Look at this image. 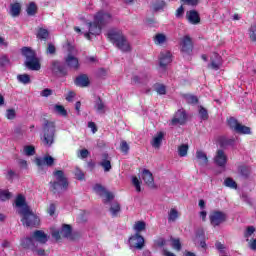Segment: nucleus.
<instances>
[{
    "mask_svg": "<svg viewBox=\"0 0 256 256\" xmlns=\"http://www.w3.org/2000/svg\"><path fill=\"white\" fill-rule=\"evenodd\" d=\"M107 23H111V14L105 11H99L94 16V21L88 23L89 32L84 33V36L90 41L91 35H94L95 37L101 35V31Z\"/></svg>",
    "mask_w": 256,
    "mask_h": 256,
    "instance_id": "1",
    "label": "nucleus"
},
{
    "mask_svg": "<svg viewBox=\"0 0 256 256\" xmlns=\"http://www.w3.org/2000/svg\"><path fill=\"white\" fill-rule=\"evenodd\" d=\"M47 241H49V236L43 230H35L31 237L22 238L20 245L23 249H31V251H35L37 249V243L45 245Z\"/></svg>",
    "mask_w": 256,
    "mask_h": 256,
    "instance_id": "2",
    "label": "nucleus"
},
{
    "mask_svg": "<svg viewBox=\"0 0 256 256\" xmlns=\"http://www.w3.org/2000/svg\"><path fill=\"white\" fill-rule=\"evenodd\" d=\"M53 176L55 180L50 182V189L54 195L63 193V191L69 189V179H67L63 170H55Z\"/></svg>",
    "mask_w": 256,
    "mask_h": 256,
    "instance_id": "3",
    "label": "nucleus"
},
{
    "mask_svg": "<svg viewBox=\"0 0 256 256\" xmlns=\"http://www.w3.org/2000/svg\"><path fill=\"white\" fill-rule=\"evenodd\" d=\"M21 53L23 57H25L24 65L30 71H40L41 70V62L37 58V53L35 50L31 49V47H23L21 49Z\"/></svg>",
    "mask_w": 256,
    "mask_h": 256,
    "instance_id": "4",
    "label": "nucleus"
},
{
    "mask_svg": "<svg viewBox=\"0 0 256 256\" xmlns=\"http://www.w3.org/2000/svg\"><path fill=\"white\" fill-rule=\"evenodd\" d=\"M19 214L22 215L21 222L25 227H39L41 220L33 213L29 206L22 208Z\"/></svg>",
    "mask_w": 256,
    "mask_h": 256,
    "instance_id": "5",
    "label": "nucleus"
},
{
    "mask_svg": "<svg viewBox=\"0 0 256 256\" xmlns=\"http://www.w3.org/2000/svg\"><path fill=\"white\" fill-rule=\"evenodd\" d=\"M41 141L44 147H51L55 143V122L45 120Z\"/></svg>",
    "mask_w": 256,
    "mask_h": 256,
    "instance_id": "6",
    "label": "nucleus"
},
{
    "mask_svg": "<svg viewBox=\"0 0 256 256\" xmlns=\"http://www.w3.org/2000/svg\"><path fill=\"white\" fill-rule=\"evenodd\" d=\"M108 39L112 43L116 44V47H118L120 51H131V46L129 45L127 38L123 36V33L121 31L111 30L110 32H108Z\"/></svg>",
    "mask_w": 256,
    "mask_h": 256,
    "instance_id": "7",
    "label": "nucleus"
},
{
    "mask_svg": "<svg viewBox=\"0 0 256 256\" xmlns=\"http://www.w3.org/2000/svg\"><path fill=\"white\" fill-rule=\"evenodd\" d=\"M209 221L212 227H219V225H222V223L227 221V214L223 211L213 210L209 214Z\"/></svg>",
    "mask_w": 256,
    "mask_h": 256,
    "instance_id": "8",
    "label": "nucleus"
},
{
    "mask_svg": "<svg viewBox=\"0 0 256 256\" xmlns=\"http://www.w3.org/2000/svg\"><path fill=\"white\" fill-rule=\"evenodd\" d=\"M77 50L73 47H70L68 50L67 56L64 58V61L70 69L77 71L79 69V59L76 57Z\"/></svg>",
    "mask_w": 256,
    "mask_h": 256,
    "instance_id": "9",
    "label": "nucleus"
},
{
    "mask_svg": "<svg viewBox=\"0 0 256 256\" xmlns=\"http://www.w3.org/2000/svg\"><path fill=\"white\" fill-rule=\"evenodd\" d=\"M128 241L134 249H143L145 247V238L139 233L132 235Z\"/></svg>",
    "mask_w": 256,
    "mask_h": 256,
    "instance_id": "10",
    "label": "nucleus"
},
{
    "mask_svg": "<svg viewBox=\"0 0 256 256\" xmlns=\"http://www.w3.org/2000/svg\"><path fill=\"white\" fill-rule=\"evenodd\" d=\"M182 53L189 55L193 51V40L189 35L184 36L180 41Z\"/></svg>",
    "mask_w": 256,
    "mask_h": 256,
    "instance_id": "11",
    "label": "nucleus"
},
{
    "mask_svg": "<svg viewBox=\"0 0 256 256\" xmlns=\"http://www.w3.org/2000/svg\"><path fill=\"white\" fill-rule=\"evenodd\" d=\"M185 121H187V114L185 113V110L180 109L175 113L170 125H185Z\"/></svg>",
    "mask_w": 256,
    "mask_h": 256,
    "instance_id": "12",
    "label": "nucleus"
},
{
    "mask_svg": "<svg viewBox=\"0 0 256 256\" xmlns=\"http://www.w3.org/2000/svg\"><path fill=\"white\" fill-rule=\"evenodd\" d=\"M171 61H173V59H171V52L169 51L161 52L159 64L162 71H165V69H167V65H169Z\"/></svg>",
    "mask_w": 256,
    "mask_h": 256,
    "instance_id": "13",
    "label": "nucleus"
},
{
    "mask_svg": "<svg viewBox=\"0 0 256 256\" xmlns=\"http://www.w3.org/2000/svg\"><path fill=\"white\" fill-rule=\"evenodd\" d=\"M94 191L95 193L99 194L100 197H103V195H105L107 201H113V199H115V196L111 192L107 191L105 187H103V185L101 184H96L94 186Z\"/></svg>",
    "mask_w": 256,
    "mask_h": 256,
    "instance_id": "14",
    "label": "nucleus"
},
{
    "mask_svg": "<svg viewBox=\"0 0 256 256\" xmlns=\"http://www.w3.org/2000/svg\"><path fill=\"white\" fill-rule=\"evenodd\" d=\"M221 65H223L221 56L217 53H214L211 57V63L208 65V68L213 69L214 71H219L221 69Z\"/></svg>",
    "mask_w": 256,
    "mask_h": 256,
    "instance_id": "15",
    "label": "nucleus"
},
{
    "mask_svg": "<svg viewBox=\"0 0 256 256\" xmlns=\"http://www.w3.org/2000/svg\"><path fill=\"white\" fill-rule=\"evenodd\" d=\"M149 79H151V75L147 74V73H142L136 76H133L132 78V83H134L135 85H145L149 82Z\"/></svg>",
    "mask_w": 256,
    "mask_h": 256,
    "instance_id": "16",
    "label": "nucleus"
},
{
    "mask_svg": "<svg viewBox=\"0 0 256 256\" xmlns=\"http://www.w3.org/2000/svg\"><path fill=\"white\" fill-rule=\"evenodd\" d=\"M50 69L53 73H60L61 75H65V66L61 64V62L57 60H53L50 64Z\"/></svg>",
    "mask_w": 256,
    "mask_h": 256,
    "instance_id": "17",
    "label": "nucleus"
},
{
    "mask_svg": "<svg viewBox=\"0 0 256 256\" xmlns=\"http://www.w3.org/2000/svg\"><path fill=\"white\" fill-rule=\"evenodd\" d=\"M142 179L144 183L148 185V187H153V185H155V179L153 178V174L147 169L143 170Z\"/></svg>",
    "mask_w": 256,
    "mask_h": 256,
    "instance_id": "18",
    "label": "nucleus"
},
{
    "mask_svg": "<svg viewBox=\"0 0 256 256\" xmlns=\"http://www.w3.org/2000/svg\"><path fill=\"white\" fill-rule=\"evenodd\" d=\"M187 19L192 25H198V23H201V17H199V12L195 10H191L187 13Z\"/></svg>",
    "mask_w": 256,
    "mask_h": 256,
    "instance_id": "19",
    "label": "nucleus"
},
{
    "mask_svg": "<svg viewBox=\"0 0 256 256\" xmlns=\"http://www.w3.org/2000/svg\"><path fill=\"white\" fill-rule=\"evenodd\" d=\"M89 83V76L87 74H82L75 79L77 87H89Z\"/></svg>",
    "mask_w": 256,
    "mask_h": 256,
    "instance_id": "20",
    "label": "nucleus"
},
{
    "mask_svg": "<svg viewBox=\"0 0 256 256\" xmlns=\"http://www.w3.org/2000/svg\"><path fill=\"white\" fill-rule=\"evenodd\" d=\"M60 233L62 237H64L65 239H69L71 238V235L73 233V227H71V225L69 224H63Z\"/></svg>",
    "mask_w": 256,
    "mask_h": 256,
    "instance_id": "21",
    "label": "nucleus"
},
{
    "mask_svg": "<svg viewBox=\"0 0 256 256\" xmlns=\"http://www.w3.org/2000/svg\"><path fill=\"white\" fill-rule=\"evenodd\" d=\"M163 137H165V134L163 132H158L153 138L152 147L159 149V147H161V143L163 142Z\"/></svg>",
    "mask_w": 256,
    "mask_h": 256,
    "instance_id": "22",
    "label": "nucleus"
},
{
    "mask_svg": "<svg viewBox=\"0 0 256 256\" xmlns=\"http://www.w3.org/2000/svg\"><path fill=\"white\" fill-rule=\"evenodd\" d=\"M15 205L16 207H19L21 209H25V207H29V205H27V200L25 199V196H23L22 194L17 195L15 199Z\"/></svg>",
    "mask_w": 256,
    "mask_h": 256,
    "instance_id": "23",
    "label": "nucleus"
},
{
    "mask_svg": "<svg viewBox=\"0 0 256 256\" xmlns=\"http://www.w3.org/2000/svg\"><path fill=\"white\" fill-rule=\"evenodd\" d=\"M179 219V211L175 208H171L168 212V223H175Z\"/></svg>",
    "mask_w": 256,
    "mask_h": 256,
    "instance_id": "24",
    "label": "nucleus"
},
{
    "mask_svg": "<svg viewBox=\"0 0 256 256\" xmlns=\"http://www.w3.org/2000/svg\"><path fill=\"white\" fill-rule=\"evenodd\" d=\"M21 13V4L14 3L10 6V15L12 17H19V14Z\"/></svg>",
    "mask_w": 256,
    "mask_h": 256,
    "instance_id": "25",
    "label": "nucleus"
},
{
    "mask_svg": "<svg viewBox=\"0 0 256 256\" xmlns=\"http://www.w3.org/2000/svg\"><path fill=\"white\" fill-rule=\"evenodd\" d=\"M236 133H240L242 135H251V128L239 123L236 130H234Z\"/></svg>",
    "mask_w": 256,
    "mask_h": 256,
    "instance_id": "26",
    "label": "nucleus"
},
{
    "mask_svg": "<svg viewBox=\"0 0 256 256\" xmlns=\"http://www.w3.org/2000/svg\"><path fill=\"white\" fill-rule=\"evenodd\" d=\"M167 42V36L163 33H158L154 36L155 45H163Z\"/></svg>",
    "mask_w": 256,
    "mask_h": 256,
    "instance_id": "27",
    "label": "nucleus"
},
{
    "mask_svg": "<svg viewBox=\"0 0 256 256\" xmlns=\"http://www.w3.org/2000/svg\"><path fill=\"white\" fill-rule=\"evenodd\" d=\"M133 229L136 233L141 234V231H145V229H147V224L145 221H137L135 222Z\"/></svg>",
    "mask_w": 256,
    "mask_h": 256,
    "instance_id": "28",
    "label": "nucleus"
},
{
    "mask_svg": "<svg viewBox=\"0 0 256 256\" xmlns=\"http://www.w3.org/2000/svg\"><path fill=\"white\" fill-rule=\"evenodd\" d=\"M110 213H111L112 217H117V215H119V213H121V205L117 202L112 204V206L110 207Z\"/></svg>",
    "mask_w": 256,
    "mask_h": 256,
    "instance_id": "29",
    "label": "nucleus"
},
{
    "mask_svg": "<svg viewBox=\"0 0 256 256\" xmlns=\"http://www.w3.org/2000/svg\"><path fill=\"white\" fill-rule=\"evenodd\" d=\"M95 109L97 113L103 114L105 113V104L103 103V100L101 98H98L95 103Z\"/></svg>",
    "mask_w": 256,
    "mask_h": 256,
    "instance_id": "30",
    "label": "nucleus"
},
{
    "mask_svg": "<svg viewBox=\"0 0 256 256\" xmlns=\"http://www.w3.org/2000/svg\"><path fill=\"white\" fill-rule=\"evenodd\" d=\"M19 83H23V85H29L31 83V76L29 74H20L17 76Z\"/></svg>",
    "mask_w": 256,
    "mask_h": 256,
    "instance_id": "31",
    "label": "nucleus"
},
{
    "mask_svg": "<svg viewBox=\"0 0 256 256\" xmlns=\"http://www.w3.org/2000/svg\"><path fill=\"white\" fill-rule=\"evenodd\" d=\"M54 111L55 113H58V115H61L62 117H67V110H65V107L63 105H59V104L54 105Z\"/></svg>",
    "mask_w": 256,
    "mask_h": 256,
    "instance_id": "32",
    "label": "nucleus"
},
{
    "mask_svg": "<svg viewBox=\"0 0 256 256\" xmlns=\"http://www.w3.org/2000/svg\"><path fill=\"white\" fill-rule=\"evenodd\" d=\"M189 151V145L182 144L178 147V155L180 157H187V153Z\"/></svg>",
    "mask_w": 256,
    "mask_h": 256,
    "instance_id": "33",
    "label": "nucleus"
},
{
    "mask_svg": "<svg viewBox=\"0 0 256 256\" xmlns=\"http://www.w3.org/2000/svg\"><path fill=\"white\" fill-rule=\"evenodd\" d=\"M36 165L39 169H45V167H53L55 161H36Z\"/></svg>",
    "mask_w": 256,
    "mask_h": 256,
    "instance_id": "34",
    "label": "nucleus"
},
{
    "mask_svg": "<svg viewBox=\"0 0 256 256\" xmlns=\"http://www.w3.org/2000/svg\"><path fill=\"white\" fill-rule=\"evenodd\" d=\"M198 113L202 121H207L209 119V112H207V109H205L203 106H199Z\"/></svg>",
    "mask_w": 256,
    "mask_h": 256,
    "instance_id": "35",
    "label": "nucleus"
},
{
    "mask_svg": "<svg viewBox=\"0 0 256 256\" xmlns=\"http://www.w3.org/2000/svg\"><path fill=\"white\" fill-rule=\"evenodd\" d=\"M7 65H11V60H9V56L7 55L0 56V69L7 67Z\"/></svg>",
    "mask_w": 256,
    "mask_h": 256,
    "instance_id": "36",
    "label": "nucleus"
},
{
    "mask_svg": "<svg viewBox=\"0 0 256 256\" xmlns=\"http://www.w3.org/2000/svg\"><path fill=\"white\" fill-rule=\"evenodd\" d=\"M225 187H229L230 189H237V182L233 180V178H226L224 180Z\"/></svg>",
    "mask_w": 256,
    "mask_h": 256,
    "instance_id": "37",
    "label": "nucleus"
},
{
    "mask_svg": "<svg viewBox=\"0 0 256 256\" xmlns=\"http://www.w3.org/2000/svg\"><path fill=\"white\" fill-rule=\"evenodd\" d=\"M214 161H227V154H225V151L218 150Z\"/></svg>",
    "mask_w": 256,
    "mask_h": 256,
    "instance_id": "38",
    "label": "nucleus"
},
{
    "mask_svg": "<svg viewBox=\"0 0 256 256\" xmlns=\"http://www.w3.org/2000/svg\"><path fill=\"white\" fill-rule=\"evenodd\" d=\"M49 37V30L45 28H40L38 30L37 38L38 39H47Z\"/></svg>",
    "mask_w": 256,
    "mask_h": 256,
    "instance_id": "39",
    "label": "nucleus"
},
{
    "mask_svg": "<svg viewBox=\"0 0 256 256\" xmlns=\"http://www.w3.org/2000/svg\"><path fill=\"white\" fill-rule=\"evenodd\" d=\"M17 117V112L15 111V109L10 108L6 110V118L9 121H13V119H15Z\"/></svg>",
    "mask_w": 256,
    "mask_h": 256,
    "instance_id": "40",
    "label": "nucleus"
},
{
    "mask_svg": "<svg viewBox=\"0 0 256 256\" xmlns=\"http://www.w3.org/2000/svg\"><path fill=\"white\" fill-rule=\"evenodd\" d=\"M132 185H134L137 193H141V180L137 176L132 177Z\"/></svg>",
    "mask_w": 256,
    "mask_h": 256,
    "instance_id": "41",
    "label": "nucleus"
},
{
    "mask_svg": "<svg viewBox=\"0 0 256 256\" xmlns=\"http://www.w3.org/2000/svg\"><path fill=\"white\" fill-rule=\"evenodd\" d=\"M24 155H27V157H31L35 155V147L33 146H24Z\"/></svg>",
    "mask_w": 256,
    "mask_h": 256,
    "instance_id": "42",
    "label": "nucleus"
},
{
    "mask_svg": "<svg viewBox=\"0 0 256 256\" xmlns=\"http://www.w3.org/2000/svg\"><path fill=\"white\" fill-rule=\"evenodd\" d=\"M186 102L192 104V105H195L196 103H198L199 99H197V96H193L191 94H186L184 96Z\"/></svg>",
    "mask_w": 256,
    "mask_h": 256,
    "instance_id": "43",
    "label": "nucleus"
},
{
    "mask_svg": "<svg viewBox=\"0 0 256 256\" xmlns=\"http://www.w3.org/2000/svg\"><path fill=\"white\" fill-rule=\"evenodd\" d=\"M27 13L29 15H35L37 13V5L35 2H31L29 6L27 7Z\"/></svg>",
    "mask_w": 256,
    "mask_h": 256,
    "instance_id": "44",
    "label": "nucleus"
},
{
    "mask_svg": "<svg viewBox=\"0 0 256 256\" xmlns=\"http://www.w3.org/2000/svg\"><path fill=\"white\" fill-rule=\"evenodd\" d=\"M253 233H255V228L253 226H248L246 228V231L244 232V238L246 239V241H249V237H251Z\"/></svg>",
    "mask_w": 256,
    "mask_h": 256,
    "instance_id": "45",
    "label": "nucleus"
},
{
    "mask_svg": "<svg viewBox=\"0 0 256 256\" xmlns=\"http://www.w3.org/2000/svg\"><path fill=\"white\" fill-rule=\"evenodd\" d=\"M172 247L176 249V251H181V240L179 238H171Z\"/></svg>",
    "mask_w": 256,
    "mask_h": 256,
    "instance_id": "46",
    "label": "nucleus"
},
{
    "mask_svg": "<svg viewBox=\"0 0 256 256\" xmlns=\"http://www.w3.org/2000/svg\"><path fill=\"white\" fill-rule=\"evenodd\" d=\"M228 125H229L230 129H233V131H236L237 127L239 126V122L237 121V119L231 117L228 120Z\"/></svg>",
    "mask_w": 256,
    "mask_h": 256,
    "instance_id": "47",
    "label": "nucleus"
},
{
    "mask_svg": "<svg viewBox=\"0 0 256 256\" xmlns=\"http://www.w3.org/2000/svg\"><path fill=\"white\" fill-rule=\"evenodd\" d=\"M8 199H11V192L7 190H3L0 192V201H8Z\"/></svg>",
    "mask_w": 256,
    "mask_h": 256,
    "instance_id": "48",
    "label": "nucleus"
},
{
    "mask_svg": "<svg viewBox=\"0 0 256 256\" xmlns=\"http://www.w3.org/2000/svg\"><path fill=\"white\" fill-rule=\"evenodd\" d=\"M196 159H198L199 161H207V154L202 150H198L196 152Z\"/></svg>",
    "mask_w": 256,
    "mask_h": 256,
    "instance_id": "49",
    "label": "nucleus"
},
{
    "mask_svg": "<svg viewBox=\"0 0 256 256\" xmlns=\"http://www.w3.org/2000/svg\"><path fill=\"white\" fill-rule=\"evenodd\" d=\"M74 175L78 181L85 180V173H83V171H81L80 169H76Z\"/></svg>",
    "mask_w": 256,
    "mask_h": 256,
    "instance_id": "50",
    "label": "nucleus"
},
{
    "mask_svg": "<svg viewBox=\"0 0 256 256\" xmlns=\"http://www.w3.org/2000/svg\"><path fill=\"white\" fill-rule=\"evenodd\" d=\"M249 37L251 41H256V25H253L249 29Z\"/></svg>",
    "mask_w": 256,
    "mask_h": 256,
    "instance_id": "51",
    "label": "nucleus"
},
{
    "mask_svg": "<svg viewBox=\"0 0 256 256\" xmlns=\"http://www.w3.org/2000/svg\"><path fill=\"white\" fill-rule=\"evenodd\" d=\"M156 92L158 93V95H165L167 93V88L165 87V85H158L156 87Z\"/></svg>",
    "mask_w": 256,
    "mask_h": 256,
    "instance_id": "52",
    "label": "nucleus"
},
{
    "mask_svg": "<svg viewBox=\"0 0 256 256\" xmlns=\"http://www.w3.org/2000/svg\"><path fill=\"white\" fill-rule=\"evenodd\" d=\"M100 165L103 167L104 171H111V161H102Z\"/></svg>",
    "mask_w": 256,
    "mask_h": 256,
    "instance_id": "53",
    "label": "nucleus"
},
{
    "mask_svg": "<svg viewBox=\"0 0 256 256\" xmlns=\"http://www.w3.org/2000/svg\"><path fill=\"white\" fill-rule=\"evenodd\" d=\"M165 9V2L160 1L154 5V11H163Z\"/></svg>",
    "mask_w": 256,
    "mask_h": 256,
    "instance_id": "54",
    "label": "nucleus"
},
{
    "mask_svg": "<svg viewBox=\"0 0 256 256\" xmlns=\"http://www.w3.org/2000/svg\"><path fill=\"white\" fill-rule=\"evenodd\" d=\"M78 156L80 157V159H87V157H89V150L87 149H82L79 151Z\"/></svg>",
    "mask_w": 256,
    "mask_h": 256,
    "instance_id": "55",
    "label": "nucleus"
},
{
    "mask_svg": "<svg viewBox=\"0 0 256 256\" xmlns=\"http://www.w3.org/2000/svg\"><path fill=\"white\" fill-rule=\"evenodd\" d=\"M120 149H121L122 153H127L129 151V144H127V141L121 142Z\"/></svg>",
    "mask_w": 256,
    "mask_h": 256,
    "instance_id": "56",
    "label": "nucleus"
},
{
    "mask_svg": "<svg viewBox=\"0 0 256 256\" xmlns=\"http://www.w3.org/2000/svg\"><path fill=\"white\" fill-rule=\"evenodd\" d=\"M56 51H57V49L55 48V45L49 43L48 47H47V53L49 55H55Z\"/></svg>",
    "mask_w": 256,
    "mask_h": 256,
    "instance_id": "57",
    "label": "nucleus"
},
{
    "mask_svg": "<svg viewBox=\"0 0 256 256\" xmlns=\"http://www.w3.org/2000/svg\"><path fill=\"white\" fill-rule=\"evenodd\" d=\"M40 95L41 97H50V95H53V90L46 88L41 91Z\"/></svg>",
    "mask_w": 256,
    "mask_h": 256,
    "instance_id": "58",
    "label": "nucleus"
},
{
    "mask_svg": "<svg viewBox=\"0 0 256 256\" xmlns=\"http://www.w3.org/2000/svg\"><path fill=\"white\" fill-rule=\"evenodd\" d=\"M57 207L55 206L54 203L50 204V206L47 209V213L50 214L51 217H53V215H55V211H56Z\"/></svg>",
    "mask_w": 256,
    "mask_h": 256,
    "instance_id": "59",
    "label": "nucleus"
},
{
    "mask_svg": "<svg viewBox=\"0 0 256 256\" xmlns=\"http://www.w3.org/2000/svg\"><path fill=\"white\" fill-rule=\"evenodd\" d=\"M184 5H192V7H195L197 3H199V0H181Z\"/></svg>",
    "mask_w": 256,
    "mask_h": 256,
    "instance_id": "60",
    "label": "nucleus"
},
{
    "mask_svg": "<svg viewBox=\"0 0 256 256\" xmlns=\"http://www.w3.org/2000/svg\"><path fill=\"white\" fill-rule=\"evenodd\" d=\"M15 172L13 170H9L8 173L6 174V179L8 181H13L14 177H15Z\"/></svg>",
    "mask_w": 256,
    "mask_h": 256,
    "instance_id": "61",
    "label": "nucleus"
},
{
    "mask_svg": "<svg viewBox=\"0 0 256 256\" xmlns=\"http://www.w3.org/2000/svg\"><path fill=\"white\" fill-rule=\"evenodd\" d=\"M75 95H76L75 92L69 91L68 94L66 95V101L71 103V101H73V98L75 97Z\"/></svg>",
    "mask_w": 256,
    "mask_h": 256,
    "instance_id": "62",
    "label": "nucleus"
},
{
    "mask_svg": "<svg viewBox=\"0 0 256 256\" xmlns=\"http://www.w3.org/2000/svg\"><path fill=\"white\" fill-rule=\"evenodd\" d=\"M88 127L91 129L92 133H95L97 131V125L95 122H88Z\"/></svg>",
    "mask_w": 256,
    "mask_h": 256,
    "instance_id": "63",
    "label": "nucleus"
},
{
    "mask_svg": "<svg viewBox=\"0 0 256 256\" xmlns=\"http://www.w3.org/2000/svg\"><path fill=\"white\" fill-rule=\"evenodd\" d=\"M223 145H235V138H229L224 140Z\"/></svg>",
    "mask_w": 256,
    "mask_h": 256,
    "instance_id": "64",
    "label": "nucleus"
}]
</instances>
